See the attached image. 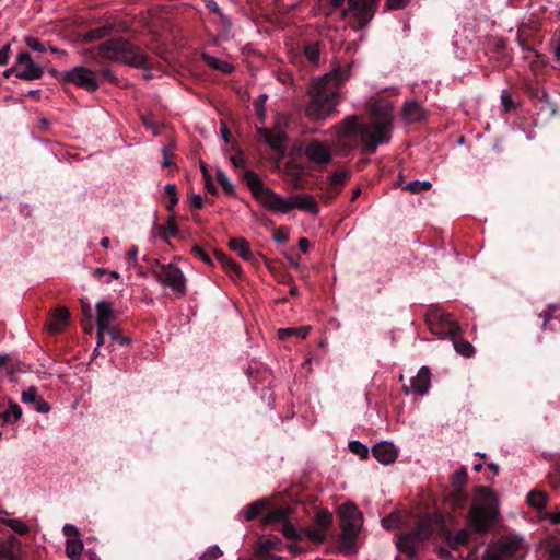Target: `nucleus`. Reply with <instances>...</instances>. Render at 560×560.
I'll list each match as a JSON object with an SVG mask.
<instances>
[{
	"label": "nucleus",
	"instance_id": "64",
	"mask_svg": "<svg viewBox=\"0 0 560 560\" xmlns=\"http://www.w3.org/2000/svg\"><path fill=\"white\" fill-rule=\"evenodd\" d=\"M308 246H310V243H308L307 238H305V237L300 238L299 248L302 253H306L308 250Z\"/></svg>",
	"mask_w": 560,
	"mask_h": 560
},
{
	"label": "nucleus",
	"instance_id": "24",
	"mask_svg": "<svg viewBox=\"0 0 560 560\" xmlns=\"http://www.w3.org/2000/svg\"><path fill=\"white\" fill-rule=\"evenodd\" d=\"M218 261L221 264L223 269L231 276V277H237L240 278L242 276V268L241 266L232 260L230 257L222 253L215 254Z\"/></svg>",
	"mask_w": 560,
	"mask_h": 560
},
{
	"label": "nucleus",
	"instance_id": "22",
	"mask_svg": "<svg viewBox=\"0 0 560 560\" xmlns=\"http://www.w3.org/2000/svg\"><path fill=\"white\" fill-rule=\"evenodd\" d=\"M22 417V408L19 404L10 400L8 407L0 413L3 424L15 423Z\"/></svg>",
	"mask_w": 560,
	"mask_h": 560
},
{
	"label": "nucleus",
	"instance_id": "34",
	"mask_svg": "<svg viewBox=\"0 0 560 560\" xmlns=\"http://www.w3.org/2000/svg\"><path fill=\"white\" fill-rule=\"evenodd\" d=\"M304 55L313 65L319 63L320 49L318 43H312L304 47Z\"/></svg>",
	"mask_w": 560,
	"mask_h": 560
},
{
	"label": "nucleus",
	"instance_id": "50",
	"mask_svg": "<svg viewBox=\"0 0 560 560\" xmlns=\"http://www.w3.org/2000/svg\"><path fill=\"white\" fill-rule=\"evenodd\" d=\"M266 100L267 95L261 94L255 102L256 113L261 119H264L265 117L264 103L266 102Z\"/></svg>",
	"mask_w": 560,
	"mask_h": 560
},
{
	"label": "nucleus",
	"instance_id": "4",
	"mask_svg": "<svg viewBox=\"0 0 560 560\" xmlns=\"http://www.w3.org/2000/svg\"><path fill=\"white\" fill-rule=\"evenodd\" d=\"M499 515L494 492L487 487L478 490L477 500L468 514V525L476 533H486Z\"/></svg>",
	"mask_w": 560,
	"mask_h": 560
},
{
	"label": "nucleus",
	"instance_id": "62",
	"mask_svg": "<svg viewBox=\"0 0 560 560\" xmlns=\"http://www.w3.org/2000/svg\"><path fill=\"white\" fill-rule=\"evenodd\" d=\"M165 233L170 234L171 236L177 235V228L174 222H168L166 226H164Z\"/></svg>",
	"mask_w": 560,
	"mask_h": 560
},
{
	"label": "nucleus",
	"instance_id": "56",
	"mask_svg": "<svg viewBox=\"0 0 560 560\" xmlns=\"http://www.w3.org/2000/svg\"><path fill=\"white\" fill-rule=\"evenodd\" d=\"M10 45H5L0 49V66H4L9 61Z\"/></svg>",
	"mask_w": 560,
	"mask_h": 560
},
{
	"label": "nucleus",
	"instance_id": "7",
	"mask_svg": "<svg viewBox=\"0 0 560 560\" xmlns=\"http://www.w3.org/2000/svg\"><path fill=\"white\" fill-rule=\"evenodd\" d=\"M341 535L345 541H353L362 525V514L352 503L342 504L338 510Z\"/></svg>",
	"mask_w": 560,
	"mask_h": 560
},
{
	"label": "nucleus",
	"instance_id": "8",
	"mask_svg": "<svg viewBox=\"0 0 560 560\" xmlns=\"http://www.w3.org/2000/svg\"><path fill=\"white\" fill-rule=\"evenodd\" d=\"M158 281L167 285L175 295L183 296L186 292V279L183 271L175 265H159L153 270Z\"/></svg>",
	"mask_w": 560,
	"mask_h": 560
},
{
	"label": "nucleus",
	"instance_id": "17",
	"mask_svg": "<svg viewBox=\"0 0 560 560\" xmlns=\"http://www.w3.org/2000/svg\"><path fill=\"white\" fill-rule=\"evenodd\" d=\"M69 311L66 307L57 308L48 319V328L51 332H60L68 325Z\"/></svg>",
	"mask_w": 560,
	"mask_h": 560
},
{
	"label": "nucleus",
	"instance_id": "23",
	"mask_svg": "<svg viewBox=\"0 0 560 560\" xmlns=\"http://www.w3.org/2000/svg\"><path fill=\"white\" fill-rule=\"evenodd\" d=\"M201 57L205 60V62L214 70L221 71L223 73H231L234 70L232 63H230L226 60H222L214 56H211L208 52H202Z\"/></svg>",
	"mask_w": 560,
	"mask_h": 560
},
{
	"label": "nucleus",
	"instance_id": "26",
	"mask_svg": "<svg viewBox=\"0 0 560 560\" xmlns=\"http://www.w3.org/2000/svg\"><path fill=\"white\" fill-rule=\"evenodd\" d=\"M326 536L327 533L314 523L306 528H302V539L306 538L314 544L323 542L326 539Z\"/></svg>",
	"mask_w": 560,
	"mask_h": 560
},
{
	"label": "nucleus",
	"instance_id": "43",
	"mask_svg": "<svg viewBox=\"0 0 560 560\" xmlns=\"http://www.w3.org/2000/svg\"><path fill=\"white\" fill-rule=\"evenodd\" d=\"M349 448L352 453L358 454L363 458L369 455L368 446L362 444L360 441H351L349 443Z\"/></svg>",
	"mask_w": 560,
	"mask_h": 560
},
{
	"label": "nucleus",
	"instance_id": "51",
	"mask_svg": "<svg viewBox=\"0 0 560 560\" xmlns=\"http://www.w3.org/2000/svg\"><path fill=\"white\" fill-rule=\"evenodd\" d=\"M192 253L200 258L203 262L210 265L211 264V257L208 253H206L200 246H195L192 248Z\"/></svg>",
	"mask_w": 560,
	"mask_h": 560
},
{
	"label": "nucleus",
	"instance_id": "37",
	"mask_svg": "<svg viewBox=\"0 0 560 560\" xmlns=\"http://www.w3.org/2000/svg\"><path fill=\"white\" fill-rule=\"evenodd\" d=\"M110 30H112V26H109V25H103V26L95 27L85 34V39L86 40L101 39V38L107 36L109 34Z\"/></svg>",
	"mask_w": 560,
	"mask_h": 560
},
{
	"label": "nucleus",
	"instance_id": "60",
	"mask_svg": "<svg viewBox=\"0 0 560 560\" xmlns=\"http://www.w3.org/2000/svg\"><path fill=\"white\" fill-rule=\"evenodd\" d=\"M548 560H560V545L553 546L549 550V559Z\"/></svg>",
	"mask_w": 560,
	"mask_h": 560
},
{
	"label": "nucleus",
	"instance_id": "3",
	"mask_svg": "<svg viewBox=\"0 0 560 560\" xmlns=\"http://www.w3.org/2000/svg\"><path fill=\"white\" fill-rule=\"evenodd\" d=\"M248 186L256 200L267 210L276 213H288L294 209L305 211L311 214L319 212L318 203L313 195L300 194L283 197L270 187L265 186L261 179L253 172L246 175Z\"/></svg>",
	"mask_w": 560,
	"mask_h": 560
},
{
	"label": "nucleus",
	"instance_id": "61",
	"mask_svg": "<svg viewBox=\"0 0 560 560\" xmlns=\"http://www.w3.org/2000/svg\"><path fill=\"white\" fill-rule=\"evenodd\" d=\"M546 518L549 520L552 524L560 523V511L550 512L546 515Z\"/></svg>",
	"mask_w": 560,
	"mask_h": 560
},
{
	"label": "nucleus",
	"instance_id": "16",
	"mask_svg": "<svg viewBox=\"0 0 560 560\" xmlns=\"http://www.w3.org/2000/svg\"><path fill=\"white\" fill-rule=\"evenodd\" d=\"M372 454L378 463L389 465L396 460L398 450L392 442L383 441L372 447Z\"/></svg>",
	"mask_w": 560,
	"mask_h": 560
},
{
	"label": "nucleus",
	"instance_id": "2",
	"mask_svg": "<svg viewBox=\"0 0 560 560\" xmlns=\"http://www.w3.org/2000/svg\"><path fill=\"white\" fill-rule=\"evenodd\" d=\"M353 62L336 63L331 71L315 79L308 89L310 103L305 108L308 117L317 120L326 119L341 101L342 85L351 77Z\"/></svg>",
	"mask_w": 560,
	"mask_h": 560
},
{
	"label": "nucleus",
	"instance_id": "15",
	"mask_svg": "<svg viewBox=\"0 0 560 560\" xmlns=\"http://www.w3.org/2000/svg\"><path fill=\"white\" fill-rule=\"evenodd\" d=\"M431 383V372L429 368L422 366L418 371L417 375L410 380V388L404 386V393L408 395L413 392L418 395H424L428 393Z\"/></svg>",
	"mask_w": 560,
	"mask_h": 560
},
{
	"label": "nucleus",
	"instance_id": "10",
	"mask_svg": "<svg viewBox=\"0 0 560 560\" xmlns=\"http://www.w3.org/2000/svg\"><path fill=\"white\" fill-rule=\"evenodd\" d=\"M58 77L61 81L72 83L89 92H93L98 88L95 73L84 67H74L70 70L61 71L58 73Z\"/></svg>",
	"mask_w": 560,
	"mask_h": 560
},
{
	"label": "nucleus",
	"instance_id": "18",
	"mask_svg": "<svg viewBox=\"0 0 560 560\" xmlns=\"http://www.w3.org/2000/svg\"><path fill=\"white\" fill-rule=\"evenodd\" d=\"M423 107L416 101H409L402 106V117L408 122H418L424 118Z\"/></svg>",
	"mask_w": 560,
	"mask_h": 560
},
{
	"label": "nucleus",
	"instance_id": "55",
	"mask_svg": "<svg viewBox=\"0 0 560 560\" xmlns=\"http://www.w3.org/2000/svg\"><path fill=\"white\" fill-rule=\"evenodd\" d=\"M469 535L466 530H459L456 533L454 540L456 545H464L468 541Z\"/></svg>",
	"mask_w": 560,
	"mask_h": 560
},
{
	"label": "nucleus",
	"instance_id": "14",
	"mask_svg": "<svg viewBox=\"0 0 560 560\" xmlns=\"http://www.w3.org/2000/svg\"><path fill=\"white\" fill-rule=\"evenodd\" d=\"M115 313L110 302L100 301L96 304V326L97 328L108 329V335L112 339L116 338V330L109 326L114 320Z\"/></svg>",
	"mask_w": 560,
	"mask_h": 560
},
{
	"label": "nucleus",
	"instance_id": "13",
	"mask_svg": "<svg viewBox=\"0 0 560 560\" xmlns=\"http://www.w3.org/2000/svg\"><path fill=\"white\" fill-rule=\"evenodd\" d=\"M304 154L314 164H328L332 159L329 144L319 140L310 141L304 148Z\"/></svg>",
	"mask_w": 560,
	"mask_h": 560
},
{
	"label": "nucleus",
	"instance_id": "42",
	"mask_svg": "<svg viewBox=\"0 0 560 560\" xmlns=\"http://www.w3.org/2000/svg\"><path fill=\"white\" fill-rule=\"evenodd\" d=\"M287 515H288V509L278 508L268 514L266 522L267 523H271L273 521H283L284 522L287 518Z\"/></svg>",
	"mask_w": 560,
	"mask_h": 560
},
{
	"label": "nucleus",
	"instance_id": "58",
	"mask_svg": "<svg viewBox=\"0 0 560 560\" xmlns=\"http://www.w3.org/2000/svg\"><path fill=\"white\" fill-rule=\"evenodd\" d=\"M231 163L233 164L234 167L243 166L244 163H245L244 155L242 153H237L235 155H232L231 156Z\"/></svg>",
	"mask_w": 560,
	"mask_h": 560
},
{
	"label": "nucleus",
	"instance_id": "40",
	"mask_svg": "<svg viewBox=\"0 0 560 560\" xmlns=\"http://www.w3.org/2000/svg\"><path fill=\"white\" fill-rule=\"evenodd\" d=\"M165 192H166V195L170 198V202L166 206V208H167L168 211H173L175 206H176V203L178 202L176 185L175 184H167L165 186Z\"/></svg>",
	"mask_w": 560,
	"mask_h": 560
},
{
	"label": "nucleus",
	"instance_id": "47",
	"mask_svg": "<svg viewBox=\"0 0 560 560\" xmlns=\"http://www.w3.org/2000/svg\"><path fill=\"white\" fill-rule=\"evenodd\" d=\"M399 523V515L392 513L382 520V526L386 529L395 528Z\"/></svg>",
	"mask_w": 560,
	"mask_h": 560
},
{
	"label": "nucleus",
	"instance_id": "6",
	"mask_svg": "<svg viewBox=\"0 0 560 560\" xmlns=\"http://www.w3.org/2000/svg\"><path fill=\"white\" fill-rule=\"evenodd\" d=\"M522 549V539L516 535H506L489 544L481 560H516Z\"/></svg>",
	"mask_w": 560,
	"mask_h": 560
},
{
	"label": "nucleus",
	"instance_id": "39",
	"mask_svg": "<svg viewBox=\"0 0 560 560\" xmlns=\"http://www.w3.org/2000/svg\"><path fill=\"white\" fill-rule=\"evenodd\" d=\"M217 179L226 194L232 195L234 192V185L221 168L217 170Z\"/></svg>",
	"mask_w": 560,
	"mask_h": 560
},
{
	"label": "nucleus",
	"instance_id": "53",
	"mask_svg": "<svg viewBox=\"0 0 560 560\" xmlns=\"http://www.w3.org/2000/svg\"><path fill=\"white\" fill-rule=\"evenodd\" d=\"M410 0H387V8L392 10L404 9Z\"/></svg>",
	"mask_w": 560,
	"mask_h": 560
},
{
	"label": "nucleus",
	"instance_id": "59",
	"mask_svg": "<svg viewBox=\"0 0 560 560\" xmlns=\"http://www.w3.org/2000/svg\"><path fill=\"white\" fill-rule=\"evenodd\" d=\"M190 203L192 207L200 209L203 206V199L200 194H195L190 198Z\"/></svg>",
	"mask_w": 560,
	"mask_h": 560
},
{
	"label": "nucleus",
	"instance_id": "21",
	"mask_svg": "<svg viewBox=\"0 0 560 560\" xmlns=\"http://www.w3.org/2000/svg\"><path fill=\"white\" fill-rule=\"evenodd\" d=\"M229 245L230 248L237 253L242 259L246 261L254 259V254L250 250L249 243L244 237L232 238Z\"/></svg>",
	"mask_w": 560,
	"mask_h": 560
},
{
	"label": "nucleus",
	"instance_id": "1",
	"mask_svg": "<svg viewBox=\"0 0 560 560\" xmlns=\"http://www.w3.org/2000/svg\"><path fill=\"white\" fill-rule=\"evenodd\" d=\"M394 106L388 100H378L371 108V122L362 124L357 116H349L330 131V141L340 153L353 150L360 140L364 150L374 153L378 145L392 139Z\"/></svg>",
	"mask_w": 560,
	"mask_h": 560
},
{
	"label": "nucleus",
	"instance_id": "38",
	"mask_svg": "<svg viewBox=\"0 0 560 560\" xmlns=\"http://www.w3.org/2000/svg\"><path fill=\"white\" fill-rule=\"evenodd\" d=\"M432 187V183L430 180H412L409 182L404 189L411 191L412 194H418L422 190H428Z\"/></svg>",
	"mask_w": 560,
	"mask_h": 560
},
{
	"label": "nucleus",
	"instance_id": "20",
	"mask_svg": "<svg viewBox=\"0 0 560 560\" xmlns=\"http://www.w3.org/2000/svg\"><path fill=\"white\" fill-rule=\"evenodd\" d=\"M20 551L21 544L14 537L0 544V556L5 560H21Z\"/></svg>",
	"mask_w": 560,
	"mask_h": 560
},
{
	"label": "nucleus",
	"instance_id": "35",
	"mask_svg": "<svg viewBox=\"0 0 560 560\" xmlns=\"http://www.w3.org/2000/svg\"><path fill=\"white\" fill-rule=\"evenodd\" d=\"M332 523V516L328 511H319L315 515L314 524L327 533Z\"/></svg>",
	"mask_w": 560,
	"mask_h": 560
},
{
	"label": "nucleus",
	"instance_id": "36",
	"mask_svg": "<svg viewBox=\"0 0 560 560\" xmlns=\"http://www.w3.org/2000/svg\"><path fill=\"white\" fill-rule=\"evenodd\" d=\"M281 532L283 535L290 539H299L302 540V529H298L294 524L290 522H282Z\"/></svg>",
	"mask_w": 560,
	"mask_h": 560
},
{
	"label": "nucleus",
	"instance_id": "57",
	"mask_svg": "<svg viewBox=\"0 0 560 560\" xmlns=\"http://www.w3.org/2000/svg\"><path fill=\"white\" fill-rule=\"evenodd\" d=\"M62 532L68 537L78 536L79 535L78 528L74 525H72V524H66L62 527Z\"/></svg>",
	"mask_w": 560,
	"mask_h": 560
},
{
	"label": "nucleus",
	"instance_id": "32",
	"mask_svg": "<svg viewBox=\"0 0 560 560\" xmlns=\"http://www.w3.org/2000/svg\"><path fill=\"white\" fill-rule=\"evenodd\" d=\"M265 504L266 502L264 500H258L248 504L243 511L244 518L246 521L254 520L262 512Z\"/></svg>",
	"mask_w": 560,
	"mask_h": 560
},
{
	"label": "nucleus",
	"instance_id": "11",
	"mask_svg": "<svg viewBox=\"0 0 560 560\" xmlns=\"http://www.w3.org/2000/svg\"><path fill=\"white\" fill-rule=\"evenodd\" d=\"M376 0H348V8L342 11V18L352 14L358 24L363 27L374 16Z\"/></svg>",
	"mask_w": 560,
	"mask_h": 560
},
{
	"label": "nucleus",
	"instance_id": "9",
	"mask_svg": "<svg viewBox=\"0 0 560 560\" xmlns=\"http://www.w3.org/2000/svg\"><path fill=\"white\" fill-rule=\"evenodd\" d=\"M429 536V525L420 523L413 532L405 534L397 540V549L409 558H413L417 555L420 545L427 540Z\"/></svg>",
	"mask_w": 560,
	"mask_h": 560
},
{
	"label": "nucleus",
	"instance_id": "48",
	"mask_svg": "<svg viewBox=\"0 0 560 560\" xmlns=\"http://www.w3.org/2000/svg\"><path fill=\"white\" fill-rule=\"evenodd\" d=\"M206 5H207V8L209 10H211L212 12L217 13L218 15H220V18H221V20H222L224 25H226L228 27L231 25L230 21L225 16H223V14H222V12H221V10H220V8H219V5H218V3L215 1L209 0Z\"/></svg>",
	"mask_w": 560,
	"mask_h": 560
},
{
	"label": "nucleus",
	"instance_id": "33",
	"mask_svg": "<svg viewBox=\"0 0 560 560\" xmlns=\"http://www.w3.org/2000/svg\"><path fill=\"white\" fill-rule=\"evenodd\" d=\"M1 523L9 526L14 533L25 535L28 533V526L18 518H1Z\"/></svg>",
	"mask_w": 560,
	"mask_h": 560
},
{
	"label": "nucleus",
	"instance_id": "63",
	"mask_svg": "<svg viewBox=\"0 0 560 560\" xmlns=\"http://www.w3.org/2000/svg\"><path fill=\"white\" fill-rule=\"evenodd\" d=\"M127 255L130 259L131 262L136 264L137 261V256H138V248L136 246H132L131 248H129V250L127 252Z\"/></svg>",
	"mask_w": 560,
	"mask_h": 560
},
{
	"label": "nucleus",
	"instance_id": "41",
	"mask_svg": "<svg viewBox=\"0 0 560 560\" xmlns=\"http://www.w3.org/2000/svg\"><path fill=\"white\" fill-rule=\"evenodd\" d=\"M223 555L219 546H210L199 558V560H217Z\"/></svg>",
	"mask_w": 560,
	"mask_h": 560
},
{
	"label": "nucleus",
	"instance_id": "49",
	"mask_svg": "<svg viewBox=\"0 0 560 560\" xmlns=\"http://www.w3.org/2000/svg\"><path fill=\"white\" fill-rule=\"evenodd\" d=\"M34 409L39 413H48L50 411V405L44 400L43 398L38 397L34 402Z\"/></svg>",
	"mask_w": 560,
	"mask_h": 560
},
{
	"label": "nucleus",
	"instance_id": "29",
	"mask_svg": "<svg viewBox=\"0 0 560 560\" xmlns=\"http://www.w3.org/2000/svg\"><path fill=\"white\" fill-rule=\"evenodd\" d=\"M527 503L532 508L542 510L547 504V494L542 491L533 490L527 495Z\"/></svg>",
	"mask_w": 560,
	"mask_h": 560
},
{
	"label": "nucleus",
	"instance_id": "52",
	"mask_svg": "<svg viewBox=\"0 0 560 560\" xmlns=\"http://www.w3.org/2000/svg\"><path fill=\"white\" fill-rule=\"evenodd\" d=\"M163 160H162V167H168L172 165V149L168 147H164L162 149Z\"/></svg>",
	"mask_w": 560,
	"mask_h": 560
},
{
	"label": "nucleus",
	"instance_id": "31",
	"mask_svg": "<svg viewBox=\"0 0 560 560\" xmlns=\"http://www.w3.org/2000/svg\"><path fill=\"white\" fill-rule=\"evenodd\" d=\"M451 339L453 340V345L457 353L466 358H469L474 354L475 349L470 342L463 339H458V336H455L454 338Z\"/></svg>",
	"mask_w": 560,
	"mask_h": 560
},
{
	"label": "nucleus",
	"instance_id": "44",
	"mask_svg": "<svg viewBox=\"0 0 560 560\" xmlns=\"http://www.w3.org/2000/svg\"><path fill=\"white\" fill-rule=\"evenodd\" d=\"M25 44L33 50L44 52L46 51V44L39 42L36 37L27 36L25 37Z\"/></svg>",
	"mask_w": 560,
	"mask_h": 560
},
{
	"label": "nucleus",
	"instance_id": "45",
	"mask_svg": "<svg viewBox=\"0 0 560 560\" xmlns=\"http://www.w3.org/2000/svg\"><path fill=\"white\" fill-rule=\"evenodd\" d=\"M200 168L202 172L206 189L211 194H215V191H217L215 186L213 185V183L211 180V176H210L206 165L202 162L200 163Z\"/></svg>",
	"mask_w": 560,
	"mask_h": 560
},
{
	"label": "nucleus",
	"instance_id": "19",
	"mask_svg": "<svg viewBox=\"0 0 560 560\" xmlns=\"http://www.w3.org/2000/svg\"><path fill=\"white\" fill-rule=\"evenodd\" d=\"M259 135L264 139L266 144L275 150H279L282 147L285 139L283 131L279 129L264 128L259 130Z\"/></svg>",
	"mask_w": 560,
	"mask_h": 560
},
{
	"label": "nucleus",
	"instance_id": "12",
	"mask_svg": "<svg viewBox=\"0 0 560 560\" xmlns=\"http://www.w3.org/2000/svg\"><path fill=\"white\" fill-rule=\"evenodd\" d=\"M44 74V68L35 62L27 51H21L16 57L15 75L19 79L35 80Z\"/></svg>",
	"mask_w": 560,
	"mask_h": 560
},
{
	"label": "nucleus",
	"instance_id": "54",
	"mask_svg": "<svg viewBox=\"0 0 560 560\" xmlns=\"http://www.w3.org/2000/svg\"><path fill=\"white\" fill-rule=\"evenodd\" d=\"M467 480V474L465 471V469H460L458 471H456L453 476V481L454 483L456 485H464Z\"/></svg>",
	"mask_w": 560,
	"mask_h": 560
},
{
	"label": "nucleus",
	"instance_id": "27",
	"mask_svg": "<svg viewBox=\"0 0 560 560\" xmlns=\"http://www.w3.org/2000/svg\"><path fill=\"white\" fill-rule=\"evenodd\" d=\"M311 327L310 326H301L298 328L288 327V328H280L278 330V337L280 339H285L289 336H296L298 338L304 339L310 334Z\"/></svg>",
	"mask_w": 560,
	"mask_h": 560
},
{
	"label": "nucleus",
	"instance_id": "30",
	"mask_svg": "<svg viewBox=\"0 0 560 560\" xmlns=\"http://www.w3.org/2000/svg\"><path fill=\"white\" fill-rule=\"evenodd\" d=\"M349 176H350V173L346 170L332 173L329 178L330 189L338 192L341 189V187L346 184Z\"/></svg>",
	"mask_w": 560,
	"mask_h": 560
},
{
	"label": "nucleus",
	"instance_id": "28",
	"mask_svg": "<svg viewBox=\"0 0 560 560\" xmlns=\"http://www.w3.org/2000/svg\"><path fill=\"white\" fill-rule=\"evenodd\" d=\"M83 544L80 539H68L66 542V553L71 560H81Z\"/></svg>",
	"mask_w": 560,
	"mask_h": 560
},
{
	"label": "nucleus",
	"instance_id": "25",
	"mask_svg": "<svg viewBox=\"0 0 560 560\" xmlns=\"http://www.w3.org/2000/svg\"><path fill=\"white\" fill-rule=\"evenodd\" d=\"M435 316L440 319L451 338L459 335L460 328L451 313L441 312L436 313Z\"/></svg>",
	"mask_w": 560,
	"mask_h": 560
},
{
	"label": "nucleus",
	"instance_id": "5",
	"mask_svg": "<svg viewBox=\"0 0 560 560\" xmlns=\"http://www.w3.org/2000/svg\"><path fill=\"white\" fill-rule=\"evenodd\" d=\"M98 55L103 59L120 61L132 67H142L148 56L133 44L118 38L106 40L98 46Z\"/></svg>",
	"mask_w": 560,
	"mask_h": 560
},
{
	"label": "nucleus",
	"instance_id": "46",
	"mask_svg": "<svg viewBox=\"0 0 560 560\" xmlns=\"http://www.w3.org/2000/svg\"><path fill=\"white\" fill-rule=\"evenodd\" d=\"M21 398L24 404H33L38 398L36 387H28L22 393Z\"/></svg>",
	"mask_w": 560,
	"mask_h": 560
}]
</instances>
